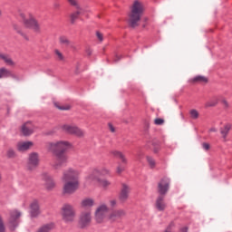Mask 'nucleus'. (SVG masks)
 <instances>
[{
	"label": "nucleus",
	"instance_id": "1",
	"mask_svg": "<svg viewBox=\"0 0 232 232\" xmlns=\"http://www.w3.org/2000/svg\"><path fill=\"white\" fill-rule=\"evenodd\" d=\"M72 144L67 140L48 141L45 144V150L53 153L56 157V163L53 164L54 169H59L63 164L68 161V156L64 153L71 150Z\"/></svg>",
	"mask_w": 232,
	"mask_h": 232
},
{
	"label": "nucleus",
	"instance_id": "2",
	"mask_svg": "<svg viewBox=\"0 0 232 232\" xmlns=\"http://www.w3.org/2000/svg\"><path fill=\"white\" fill-rule=\"evenodd\" d=\"M80 175L81 171L77 169L69 168L63 170L62 176L63 195H73L79 189V186H81L79 182Z\"/></svg>",
	"mask_w": 232,
	"mask_h": 232
},
{
	"label": "nucleus",
	"instance_id": "3",
	"mask_svg": "<svg viewBox=\"0 0 232 232\" xmlns=\"http://www.w3.org/2000/svg\"><path fill=\"white\" fill-rule=\"evenodd\" d=\"M144 14V3L140 0H134L130 6V12L129 14V24L135 28L139 26V21Z\"/></svg>",
	"mask_w": 232,
	"mask_h": 232
},
{
	"label": "nucleus",
	"instance_id": "4",
	"mask_svg": "<svg viewBox=\"0 0 232 232\" xmlns=\"http://www.w3.org/2000/svg\"><path fill=\"white\" fill-rule=\"evenodd\" d=\"M62 220L65 224H73L75 218H77V212L73 205L70 203H65L61 208Z\"/></svg>",
	"mask_w": 232,
	"mask_h": 232
},
{
	"label": "nucleus",
	"instance_id": "5",
	"mask_svg": "<svg viewBox=\"0 0 232 232\" xmlns=\"http://www.w3.org/2000/svg\"><path fill=\"white\" fill-rule=\"evenodd\" d=\"M110 212V208L105 203L100 204L94 212V220L97 224H104L108 220V213Z\"/></svg>",
	"mask_w": 232,
	"mask_h": 232
},
{
	"label": "nucleus",
	"instance_id": "6",
	"mask_svg": "<svg viewBox=\"0 0 232 232\" xmlns=\"http://www.w3.org/2000/svg\"><path fill=\"white\" fill-rule=\"evenodd\" d=\"M92 224V210L82 211L78 219V227L86 229Z\"/></svg>",
	"mask_w": 232,
	"mask_h": 232
},
{
	"label": "nucleus",
	"instance_id": "7",
	"mask_svg": "<svg viewBox=\"0 0 232 232\" xmlns=\"http://www.w3.org/2000/svg\"><path fill=\"white\" fill-rule=\"evenodd\" d=\"M24 24L26 28L33 30L34 34H41V24H39V21L34 15L30 14L29 18H24Z\"/></svg>",
	"mask_w": 232,
	"mask_h": 232
},
{
	"label": "nucleus",
	"instance_id": "8",
	"mask_svg": "<svg viewBox=\"0 0 232 232\" xmlns=\"http://www.w3.org/2000/svg\"><path fill=\"white\" fill-rule=\"evenodd\" d=\"M104 175H110V169L106 168L93 169L90 174L86 177L87 182H94L95 179H99Z\"/></svg>",
	"mask_w": 232,
	"mask_h": 232
},
{
	"label": "nucleus",
	"instance_id": "9",
	"mask_svg": "<svg viewBox=\"0 0 232 232\" xmlns=\"http://www.w3.org/2000/svg\"><path fill=\"white\" fill-rule=\"evenodd\" d=\"M63 131L68 135H75L76 137H84V130L75 125L64 124L62 126Z\"/></svg>",
	"mask_w": 232,
	"mask_h": 232
},
{
	"label": "nucleus",
	"instance_id": "10",
	"mask_svg": "<svg viewBox=\"0 0 232 232\" xmlns=\"http://www.w3.org/2000/svg\"><path fill=\"white\" fill-rule=\"evenodd\" d=\"M42 179L44 180V186L47 191H53L55 189L57 183H55V179L48 173H44L42 175Z\"/></svg>",
	"mask_w": 232,
	"mask_h": 232
},
{
	"label": "nucleus",
	"instance_id": "11",
	"mask_svg": "<svg viewBox=\"0 0 232 232\" xmlns=\"http://www.w3.org/2000/svg\"><path fill=\"white\" fill-rule=\"evenodd\" d=\"M20 131L24 137H30L35 131V125L32 121H26L21 126Z\"/></svg>",
	"mask_w": 232,
	"mask_h": 232
},
{
	"label": "nucleus",
	"instance_id": "12",
	"mask_svg": "<svg viewBox=\"0 0 232 232\" xmlns=\"http://www.w3.org/2000/svg\"><path fill=\"white\" fill-rule=\"evenodd\" d=\"M39 166V153L32 152L29 154L28 161H27V169L30 171L35 169Z\"/></svg>",
	"mask_w": 232,
	"mask_h": 232
},
{
	"label": "nucleus",
	"instance_id": "13",
	"mask_svg": "<svg viewBox=\"0 0 232 232\" xmlns=\"http://www.w3.org/2000/svg\"><path fill=\"white\" fill-rule=\"evenodd\" d=\"M126 217V210L120 208L112 210L108 216L110 222H119L122 218Z\"/></svg>",
	"mask_w": 232,
	"mask_h": 232
},
{
	"label": "nucleus",
	"instance_id": "14",
	"mask_svg": "<svg viewBox=\"0 0 232 232\" xmlns=\"http://www.w3.org/2000/svg\"><path fill=\"white\" fill-rule=\"evenodd\" d=\"M168 191H169V179L163 178L158 183V192L160 196L164 197Z\"/></svg>",
	"mask_w": 232,
	"mask_h": 232
},
{
	"label": "nucleus",
	"instance_id": "15",
	"mask_svg": "<svg viewBox=\"0 0 232 232\" xmlns=\"http://www.w3.org/2000/svg\"><path fill=\"white\" fill-rule=\"evenodd\" d=\"M130 191H131V188L128 184L122 183L120 195H119V200H121V202H126V200L130 198Z\"/></svg>",
	"mask_w": 232,
	"mask_h": 232
},
{
	"label": "nucleus",
	"instance_id": "16",
	"mask_svg": "<svg viewBox=\"0 0 232 232\" xmlns=\"http://www.w3.org/2000/svg\"><path fill=\"white\" fill-rule=\"evenodd\" d=\"M21 211L17 209H14L10 212L9 223L12 229H15V227H17V224H19L17 220L21 218Z\"/></svg>",
	"mask_w": 232,
	"mask_h": 232
},
{
	"label": "nucleus",
	"instance_id": "17",
	"mask_svg": "<svg viewBox=\"0 0 232 232\" xmlns=\"http://www.w3.org/2000/svg\"><path fill=\"white\" fill-rule=\"evenodd\" d=\"M67 1L71 5V6H74V8L78 9V11L71 14V23L73 24V23H75L79 15H81V12H82V8H81V5H79V2L77 0H67Z\"/></svg>",
	"mask_w": 232,
	"mask_h": 232
},
{
	"label": "nucleus",
	"instance_id": "18",
	"mask_svg": "<svg viewBox=\"0 0 232 232\" xmlns=\"http://www.w3.org/2000/svg\"><path fill=\"white\" fill-rule=\"evenodd\" d=\"M41 215L39 201L34 200L30 204V216L32 218H37Z\"/></svg>",
	"mask_w": 232,
	"mask_h": 232
},
{
	"label": "nucleus",
	"instance_id": "19",
	"mask_svg": "<svg viewBox=\"0 0 232 232\" xmlns=\"http://www.w3.org/2000/svg\"><path fill=\"white\" fill-rule=\"evenodd\" d=\"M31 148H34V141H18L16 143L17 151H28Z\"/></svg>",
	"mask_w": 232,
	"mask_h": 232
},
{
	"label": "nucleus",
	"instance_id": "20",
	"mask_svg": "<svg viewBox=\"0 0 232 232\" xmlns=\"http://www.w3.org/2000/svg\"><path fill=\"white\" fill-rule=\"evenodd\" d=\"M155 208L158 211H165L167 205L164 201V196H159L156 199Z\"/></svg>",
	"mask_w": 232,
	"mask_h": 232
},
{
	"label": "nucleus",
	"instance_id": "21",
	"mask_svg": "<svg viewBox=\"0 0 232 232\" xmlns=\"http://www.w3.org/2000/svg\"><path fill=\"white\" fill-rule=\"evenodd\" d=\"M93 206H95V200H93V198H86L81 202V208L83 209H90V208H93Z\"/></svg>",
	"mask_w": 232,
	"mask_h": 232
},
{
	"label": "nucleus",
	"instance_id": "22",
	"mask_svg": "<svg viewBox=\"0 0 232 232\" xmlns=\"http://www.w3.org/2000/svg\"><path fill=\"white\" fill-rule=\"evenodd\" d=\"M111 155H112V157H116L117 159H121L122 164H128V159H126V156H124L122 152L113 150H111Z\"/></svg>",
	"mask_w": 232,
	"mask_h": 232
},
{
	"label": "nucleus",
	"instance_id": "23",
	"mask_svg": "<svg viewBox=\"0 0 232 232\" xmlns=\"http://www.w3.org/2000/svg\"><path fill=\"white\" fill-rule=\"evenodd\" d=\"M0 59H2V61H4L7 66H15V62H14V60H12L8 54L0 53Z\"/></svg>",
	"mask_w": 232,
	"mask_h": 232
},
{
	"label": "nucleus",
	"instance_id": "24",
	"mask_svg": "<svg viewBox=\"0 0 232 232\" xmlns=\"http://www.w3.org/2000/svg\"><path fill=\"white\" fill-rule=\"evenodd\" d=\"M208 81V80L206 76L198 75L192 78L190 82H193L194 84H207Z\"/></svg>",
	"mask_w": 232,
	"mask_h": 232
},
{
	"label": "nucleus",
	"instance_id": "25",
	"mask_svg": "<svg viewBox=\"0 0 232 232\" xmlns=\"http://www.w3.org/2000/svg\"><path fill=\"white\" fill-rule=\"evenodd\" d=\"M218 101H220V98L218 96H214L206 102L205 106L206 108H213V106L218 104Z\"/></svg>",
	"mask_w": 232,
	"mask_h": 232
},
{
	"label": "nucleus",
	"instance_id": "26",
	"mask_svg": "<svg viewBox=\"0 0 232 232\" xmlns=\"http://www.w3.org/2000/svg\"><path fill=\"white\" fill-rule=\"evenodd\" d=\"M12 71L6 69L5 67L0 68V79H6L12 77Z\"/></svg>",
	"mask_w": 232,
	"mask_h": 232
},
{
	"label": "nucleus",
	"instance_id": "27",
	"mask_svg": "<svg viewBox=\"0 0 232 232\" xmlns=\"http://www.w3.org/2000/svg\"><path fill=\"white\" fill-rule=\"evenodd\" d=\"M94 182H98V184L104 188H109V186L111 185L108 179H102L101 178L95 179Z\"/></svg>",
	"mask_w": 232,
	"mask_h": 232
},
{
	"label": "nucleus",
	"instance_id": "28",
	"mask_svg": "<svg viewBox=\"0 0 232 232\" xmlns=\"http://www.w3.org/2000/svg\"><path fill=\"white\" fill-rule=\"evenodd\" d=\"M230 130H231V126L229 124H227L224 126V128H221L220 133L223 139H226L227 137V134L229 133Z\"/></svg>",
	"mask_w": 232,
	"mask_h": 232
},
{
	"label": "nucleus",
	"instance_id": "29",
	"mask_svg": "<svg viewBox=\"0 0 232 232\" xmlns=\"http://www.w3.org/2000/svg\"><path fill=\"white\" fill-rule=\"evenodd\" d=\"M5 155L7 159H15L17 157V153L15 152V150L13 148L7 149Z\"/></svg>",
	"mask_w": 232,
	"mask_h": 232
},
{
	"label": "nucleus",
	"instance_id": "30",
	"mask_svg": "<svg viewBox=\"0 0 232 232\" xmlns=\"http://www.w3.org/2000/svg\"><path fill=\"white\" fill-rule=\"evenodd\" d=\"M59 43L60 44H62V46H70V44H72V43L66 36H60Z\"/></svg>",
	"mask_w": 232,
	"mask_h": 232
},
{
	"label": "nucleus",
	"instance_id": "31",
	"mask_svg": "<svg viewBox=\"0 0 232 232\" xmlns=\"http://www.w3.org/2000/svg\"><path fill=\"white\" fill-rule=\"evenodd\" d=\"M146 159L150 168L153 169L155 168V166H157V162L155 161V159L151 158L150 156H147Z\"/></svg>",
	"mask_w": 232,
	"mask_h": 232
},
{
	"label": "nucleus",
	"instance_id": "32",
	"mask_svg": "<svg viewBox=\"0 0 232 232\" xmlns=\"http://www.w3.org/2000/svg\"><path fill=\"white\" fill-rule=\"evenodd\" d=\"M189 115H190V118L193 119L194 121H196V119H198L199 117V113H198V111L195 110V109H192L190 110L189 111Z\"/></svg>",
	"mask_w": 232,
	"mask_h": 232
},
{
	"label": "nucleus",
	"instance_id": "33",
	"mask_svg": "<svg viewBox=\"0 0 232 232\" xmlns=\"http://www.w3.org/2000/svg\"><path fill=\"white\" fill-rule=\"evenodd\" d=\"M0 232H6V226H5L3 216H0Z\"/></svg>",
	"mask_w": 232,
	"mask_h": 232
},
{
	"label": "nucleus",
	"instance_id": "34",
	"mask_svg": "<svg viewBox=\"0 0 232 232\" xmlns=\"http://www.w3.org/2000/svg\"><path fill=\"white\" fill-rule=\"evenodd\" d=\"M154 124H156V126H162V124H164V119H162V118H156L154 120Z\"/></svg>",
	"mask_w": 232,
	"mask_h": 232
},
{
	"label": "nucleus",
	"instance_id": "35",
	"mask_svg": "<svg viewBox=\"0 0 232 232\" xmlns=\"http://www.w3.org/2000/svg\"><path fill=\"white\" fill-rule=\"evenodd\" d=\"M55 55L58 57L59 61H63L64 59V56L63 55V53L59 50L54 51Z\"/></svg>",
	"mask_w": 232,
	"mask_h": 232
},
{
	"label": "nucleus",
	"instance_id": "36",
	"mask_svg": "<svg viewBox=\"0 0 232 232\" xmlns=\"http://www.w3.org/2000/svg\"><path fill=\"white\" fill-rule=\"evenodd\" d=\"M14 30L17 32V34H20V35H23L24 37L25 35L23 34V30H21V27H19L17 24L14 25Z\"/></svg>",
	"mask_w": 232,
	"mask_h": 232
},
{
	"label": "nucleus",
	"instance_id": "37",
	"mask_svg": "<svg viewBox=\"0 0 232 232\" xmlns=\"http://www.w3.org/2000/svg\"><path fill=\"white\" fill-rule=\"evenodd\" d=\"M124 169H126V167H124L122 165H119L116 169V172L118 173V175H121V173H122V171H124Z\"/></svg>",
	"mask_w": 232,
	"mask_h": 232
},
{
	"label": "nucleus",
	"instance_id": "38",
	"mask_svg": "<svg viewBox=\"0 0 232 232\" xmlns=\"http://www.w3.org/2000/svg\"><path fill=\"white\" fill-rule=\"evenodd\" d=\"M173 227H175V224H174V223H170V224L167 227L165 232H173Z\"/></svg>",
	"mask_w": 232,
	"mask_h": 232
},
{
	"label": "nucleus",
	"instance_id": "39",
	"mask_svg": "<svg viewBox=\"0 0 232 232\" xmlns=\"http://www.w3.org/2000/svg\"><path fill=\"white\" fill-rule=\"evenodd\" d=\"M55 106L58 108V110H70V105L59 106V104L55 103Z\"/></svg>",
	"mask_w": 232,
	"mask_h": 232
},
{
	"label": "nucleus",
	"instance_id": "40",
	"mask_svg": "<svg viewBox=\"0 0 232 232\" xmlns=\"http://www.w3.org/2000/svg\"><path fill=\"white\" fill-rule=\"evenodd\" d=\"M109 204H110L111 208H115V206H117V199H111L109 201Z\"/></svg>",
	"mask_w": 232,
	"mask_h": 232
},
{
	"label": "nucleus",
	"instance_id": "41",
	"mask_svg": "<svg viewBox=\"0 0 232 232\" xmlns=\"http://www.w3.org/2000/svg\"><path fill=\"white\" fill-rule=\"evenodd\" d=\"M202 148L206 151L209 150V148H210L209 143H202Z\"/></svg>",
	"mask_w": 232,
	"mask_h": 232
},
{
	"label": "nucleus",
	"instance_id": "42",
	"mask_svg": "<svg viewBox=\"0 0 232 232\" xmlns=\"http://www.w3.org/2000/svg\"><path fill=\"white\" fill-rule=\"evenodd\" d=\"M221 102H222L224 108H229V103L227 102V101H226L225 99H223V100L221 101Z\"/></svg>",
	"mask_w": 232,
	"mask_h": 232
},
{
	"label": "nucleus",
	"instance_id": "43",
	"mask_svg": "<svg viewBox=\"0 0 232 232\" xmlns=\"http://www.w3.org/2000/svg\"><path fill=\"white\" fill-rule=\"evenodd\" d=\"M96 36L98 37L99 41L101 42L103 41L102 34H101L100 32L96 33Z\"/></svg>",
	"mask_w": 232,
	"mask_h": 232
},
{
	"label": "nucleus",
	"instance_id": "44",
	"mask_svg": "<svg viewBox=\"0 0 232 232\" xmlns=\"http://www.w3.org/2000/svg\"><path fill=\"white\" fill-rule=\"evenodd\" d=\"M109 130L111 133H115V127L111 123H109Z\"/></svg>",
	"mask_w": 232,
	"mask_h": 232
},
{
	"label": "nucleus",
	"instance_id": "45",
	"mask_svg": "<svg viewBox=\"0 0 232 232\" xmlns=\"http://www.w3.org/2000/svg\"><path fill=\"white\" fill-rule=\"evenodd\" d=\"M121 58H122V56H121V55H119V54H116V55H115V58H114L115 63L121 61Z\"/></svg>",
	"mask_w": 232,
	"mask_h": 232
},
{
	"label": "nucleus",
	"instance_id": "46",
	"mask_svg": "<svg viewBox=\"0 0 232 232\" xmlns=\"http://www.w3.org/2000/svg\"><path fill=\"white\" fill-rule=\"evenodd\" d=\"M188 227H184L180 229V232H188Z\"/></svg>",
	"mask_w": 232,
	"mask_h": 232
},
{
	"label": "nucleus",
	"instance_id": "47",
	"mask_svg": "<svg viewBox=\"0 0 232 232\" xmlns=\"http://www.w3.org/2000/svg\"><path fill=\"white\" fill-rule=\"evenodd\" d=\"M209 131H210V132H217V129H216V128H211V129L209 130Z\"/></svg>",
	"mask_w": 232,
	"mask_h": 232
},
{
	"label": "nucleus",
	"instance_id": "48",
	"mask_svg": "<svg viewBox=\"0 0 232 232\" xmlns=\"http://www.w3.org/2000/svg\"><path fill=\"white\" fill-rule=\"evenodd\" d=\"M21 17H24V14H21Z\"/></svg>",
	"mask_w": 232,
	"mask_h": 232
},
{
	"label": "nucleus",
	"instance_id": "49",
	"mask_svg": "<svg viewBox=\"0 0 232 232\" xmlns=\"http://www.w3.org/2000/svg\"><path fill=\"white\" fill-rule=\"evenodd\" d=\"M0 15H1V11H0Z\"/></svg>",
	"mask_w": 232,
	"mask_h": 232
}]
</instances>
